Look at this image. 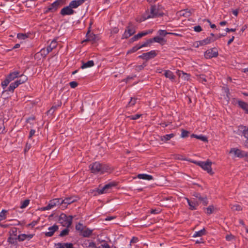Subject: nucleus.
<instances>
[{"mask_svg":"<svg viewBox=\"0 0 248 248\" xmlns=\"http://www.w3.org/2000/svg\"><path fill=\"white\" fill-rule=\"evenodd\" d=\"M35 130L34 129H31L30 132V134L29 136V139H31L32 136H33L35 134Z\"/></svg>","mask_w":248,"mask_h":248,"instance_id":"obj_58","label":"nucleus"},{"mask_svg":"<svg viewBox=\"0 0 248 248\" xmlns=\"http://www.w3.org/2000/svg\"><path fill=\"white\" fill-rule=\"evenodd\" d=\"M207 78V76L203 74H201L198 76L199 81L204 84H205L206 83L208 82V80L211 78Z\"/></svg>","mask_w":248,"mask_h":248,"instance_id":"obj_23","label":"nucleus"},{"mask_svg":"<svg viewBox=\"0 0 248 248\" xmlns=\"http://www.w3.org/2000/svg\"><path fill=\"white\" fill-rule=\"evenodd\" d=\"M230 153H234V154L238 157H248V154L247 152L239 150L237 148H232L231 149Z\"/></svg>","mask_w":248,"mask_h":248,"instance_id":"obj_9","label":"nucleus"},{"mask_svg":"<svg viewBox=\"0 0 248 248\" xmlns=\"http://www.w3.org/2000/svg\"><path fill=\"white\" fill-rule=\"evenodd\" d=\"M163 15V13H159L158 11V9L156 8L155 6H152L151 8V12L150 15L146 16L145 14H144L140 19H137V21L141 22L147 19L161 16Z\"/></svg>","mask_w":248,"mask_h":248,"instance_id":"obj_2","label":"nucleus"},{"mask_svg":"<svg viewBox=\"0 0 248 248\" xmlns=\"http://www.w3.org/2000/svg\"><path fill=\"white\" fill-rule=\"evenodd\" d=\"M54 111H55V109L54 108V107H51V108L47 111V113L48 114V113L52 114L54 113Z\"/></svg>","mask_w":248,"mask_h":248,"instance_id":"obj_62","label":"nucleus"},{"mask_svg":"<svg viewBox=\"0 0 248 248\" xmlns=\"http://www.w3.org/2000/svg\"><path fill=\"white\" fill-rule=\"evenodd\" d=\"M152 39L153 40V42L154 41L159 43H161L162 42L164 41V39L162 38L159 37L158 36L155 37Z\"/></svg>","mask_w":248,"mask_h":248,"instance_id":"obj_47","label":"nucleus"},{"mask_svg":"<svg viewBox=\"0 0 248 248\" xmlns=\"http://www.w3.org/2000/svg\"><path fill=\"white\" fill-rule=\"evenodd\" d=\"M158 33L159 35H161V36H165L166 34H170V33H172V32H167L165 30H160L158 31Z\"/></svg>","mask_w":248,"mask_h":248,"instance_id":"obj_44","label":"nucleus"},{"mask_svg":"<svg viewBox=\"0 0 248 248\" xmlns=\"http://www.w3.org/2000/svg\"><path fill=\"white\" fill-rule=\"evenodd\" d=\"M17 87V86L15 85V83H11L8 87V91L13 92L14 89Z\"/></svg>","mask_w":248,"mask_h":248,"instance_id":"obj_49","label":"nucleus"},{"mask_svg":"<svg viewBox=\"0 0 248 248\" xmlns=\"http://www.w3.org/2000/svg\"><path fill=\"white\" fill-rule=\"evenodd\" d=\"M74 11L70 7V5L65 7L61 10V14L63 16L65 15H72L74 13Z\"/></svg>","mask_w":248,"mask_h":248,"instance_id":"obj_15","label":"nucleus"},{"mask_svg":"<svg viewBox=\"0 0 248 248\" xmlns=\"http://www.w3.org/2000/svg\"><path fill=\"white\" fill-rule=\"evenodd\" d=\"M64 246L65 248H74L73 244L71 243H64Z\"/></svg>","mask_w":248,"mask_h":248,"instance_id":"obj_56","label":"nucleus"},{"mask_svg":"<svg viewBox=\"0 0 248 248\" xmlns=\"http://www.w3.org/2000/svg\"><path fill=\"white\" fill-rule=\"evenodd\" d=\"M153 42V39H149L147 40L145 43H144L142 45L139 46L140 47V48L143 47L147 46Z\"/></svg>","mask_w":248,"mask_h":248,"instance_id":"obj_41","label":"nucleus"},{"mask_svg":"<svg viewBox=\"0 0 248 248\" xmlns=\"http://www.w3.org/2000/svg\"><path fill=\"white\" fill-rule=\"evenodd\" d=\"M140 49V47L139 46H136L133 47L131 49L128 50L127 52V54H128L129 53H134L135 52H136L138 50Z\"/></svg>","mask_w":248,"mask_h":248,"instance_id":"obj_35","label":"nucleus"},{"mask_svg":"<svg viewBox=\"0 0 248 248\" xmlns=\"http://www.w3.org/2000/svg\"><path fill=\"white\" fill-rule=\"evenodd\" d=\"M69 231L68 229H67V228L65 229L64 230H63V231H62L60 233V234L59 235L60 236L63 237L65 235H67L68 234Z\"/></svg>","mask_w":248,"mask_h":248,"instance_id":"obj_42","label":"nucleus"},{"mask_svg":"<svg viewBox=\"0 0 248 248\" xmlns=\"http://www.w3.org/2000/svg\"><path fill=\"white\" fill-rule=\"evenodd\" d=\"M94 62L93 61H89L87 62H82V65L81 66V68L82 69H85L89 67H92L94 65Z\"/></svg>","mask_w":248,"mask_h":248,"instance_id":"obj_25","label":"nucleus"},{"mask_svg":"<svg viewBox=\"0 0 248 248\" xmlns=\"http://www.w3.org/2000/svg\"><path fill=\"white\" fill-rule=\"evenodd\" d=\"M30 203V200H26L23 202H21V205L20 206V208L23 209L26 207Z\"/></svg>","mask_w":248,"mask_h":248,"instance_id":"obj_40","label":"nucleus"},{"mask_svg":"<svg viewBox=\"0 0 248 248\" xmlns=\"http://www.w3.org/2000/svg\"><path fill=\"white\" fill-rule=\"evenodd\" d=\"M61 199H55L50 201L48 204L44 207L41 208L42 211L48 210L53 208L55 206L60 205L61 206Z\"/></svg>","mask_w":248,"mask_h":248,"instance_id":"obj_6","label":"nucleus"},{"mask_svg":"<svg viewBox=\"0 0 248 248\" xmlns=\"http://www.w3.org/2000/svg\"><path fill=\"white\" fill-rule=\"evenodd\" d=\"M88 247L92 248H98L96 247L95 244L94 242L90 243Z\"/></svg>","mask_w":248,"mask_h":248,"instance_id":"obj_60","label":"nucleus"},{"mask_svg":"<svg viewBox=\"0 0 248 248\" xmlns=\"http://www.w3.org/2000/svg\"><path fill=\"white\" fill-rule=\"evenodd\" d=\"M20 76V73L18 71H15L12 73H11L7 78L11 82V81L14 80L16 78Z\"/></svg>","mask_w":248,"mask_h":248,"instance_id":"obj_20","label":"nucleus"},{"mask_svg":"<svg viewBox=\"0 0 248 248\" xmlns=\"http://www.w3.org/2000/svg\"><path fill=\"white\" fill-rule=\"evenodd\" d=\"M59 229L58 225L55 224L53 226L49 227L48 229V232H45V235L46 237H51L53 235L54 232L57 231Z\"/></svg>","mask_w":248,"mask_h":248,"instance_id":"obj_12","label":"nucleus"},{"mask_svg":"<svg viewBox=\"0 0 248 248\" xmlns=\"http://www.w3.org/2000/svg\"><path fill=\"white\" fill-rule=\"evenodd\" d=\"M49 52L47 48H42L40 51V54L44 57H45L48 54Z\"/></svg>","mask_w":248,"mask_h":248,"instance_id":"obj_37","label":"nucleus"},{"mask_svg":"<svg viewBox=\"0 0 248 248\" xmlns=\"http://www.w3.org/2000/svg\"><path fill=\"white\" fill-rule=\"evenodd\" d=\"M206 230L204 228L202 229V230L196 232L195 233L193 234V237H200L202 236L203 235H205L206 234Z\"/></svg>","mask_w":248,"mask_h":248,"instance_id":"obj_29","label":"nucleus"},{"mask_svg":"<svg viewBox=\"0 0 248 248\" xmlns=\"http://www.w3.org/2000/svg\"><path fill=\"white\" fill-rule=\"evenodd\" d=\"M194 30L196 32H200L202 31L201 27L199 25L196 26L193 28Z\"/></svg>","mask_w":248,"mask_h":248,"instance_id":"obj_52","label":"nucleus"},{"mask_svg":"<svg viewBox=\"0 0 248 248\" xmlns=\"http://www.w3.org/2000/svg\"><path fill=\"white\" fill-rule=\"evenodd\" d=\"M144 68L143 65H138L136 66V70L138 71L142 70Z\"/></svg>","mask_w":248,"mask_h":248,"instance_id":"obj_57","label":"nucleus"},{"mask_svg":"<svg viewBox=\"0 0 248 248\" xmlns=\"http://www.w3.org/2000/svg\"><path fill=\"white\" fill-rule=\"evenodd\" d=\"M92 25V22L90 23V26ZM90 28L91 26H90L89 28V30L87 33V39L84 40L82 42H87V41H93L94 42L96 40V35L93 34V33H90Z\"/></svg>","mask_w":248,"mask_h":248,"instance_id":"obj_14","label":"nucleus"},{"mask_svg":"<svg viewBox=\"0 0 248 248\" xmlns=\"http://www.w3.org/2000/svg\"><path fill=\"white\" fill-rule=\"evenodd\" d=\"M33 235L30 234H22L20 235H19L17 236L18 240L19 241H23L26 239L30 240L31 238H32Z\"/></svg>","mask_w":248,"mask_h":248,"instance_id":"obj_19","label":"nucleus"},{"mask_svg":"<svg viewBox=\"0 0 248 248\" xmlns=\"http://www.w3.org/2000/svg\"><path fill=\"white\" fill-rule=\"evenodd\" d=\"M137 177L139 179L147 180H151L153 179V177L152 175L146 174H139L138 175Z\"/></svg>","mask_w":248,"mask_h":248,"instance_id":"obj_24","label":"nucleus"},{"mask_svg":"<svg viewBox=\"0 0 248 248\" xmlns=\"http://www.w3.org/2000/svg\"><path fill=\"white\" fill-rule=\"evenodd\" d=\"M62 5V1L61 0H58L54 2H53L52 4H51L48 8L47 10L46 11V12L48 11H51L52 12H54L56 11L57 9L60 7Z\"/></svg>","mask_w":248,"mask_h":248,"instance_id":"obj_11","label":"nucleus"},{"mask_svg":"<svg viewBox=\"0 0 248 248\" xmlns=\"http://www.w3.org/2000/svg\"><path fill=\"white\" fill-rule=\"evenodd\" d=\"M73 218L72 216H67L65 214H61L59 221L63 226L69 228L72 224Z\"/></svg>","mask_w":248,"mask_h":248,"instance_id":"obj_4","label":"nucleus"},{"mask_svg":"<svg viewBox=\"0 0 248 248\" xmlns=\"http://www.w3.org/2000/svg\"><path fill=\"white\" fill-rule=\"evenodd\" d=\"M174 134H170L166 135L160 137V140L162 141H163L164 142H166L168 140H169L171 139L172 138L174 137Z\"/></svg>","mask_w":248,"mask_h":248,"instance_id":"obj_26","label":"nucleus"},{"mask_svg":"<svg viewBox=\"0 0 248 248\" xmlns=\"http://www.w3.org/2000/svg\"><path fill=\"white\" fill-rule=\"evenodd\" d=\"M69 85L72 88H75L78 86V84L76 81H72L70 82Z\"/></svg>","mask_w":248,"mask_h":248,"instance_id":"obj_51","label":"nucleus"},{"mask_svg":"<svg viewBox=\"0 0 248 248\" xmlns=\"http://www.w3.org/2000/svg\"><path fill=\"white\" fill-rule=\"evenodd\" d=\"M86 0H75L72 1L70 4V7H71L72 8H76L79 5H81L83 2H84Z\"/></svg>","mask_w":248,"mask_h":248,"instance_id":"obj_17","label":"nucleus"},{"mask_svg":"<svg viewBox=\"0 0 248 248\" xmlns=\"http://www.w3.org/2000/svg\"><path fill=\"white\" fill-rule=\"evenodd\" d=\"M138 241H139V239H138V237H133L130 241V245H131L132 243H136L138 242Z\"/></svg>","mask_w":248,"mask_h":248,"instance_id":"obj_53","label":"nucleus"},{"mask_svg":"<svg viewBox=\"0 0 248 248\" xmlns=\"http://www.w3.org/2000/svg\"><path fill=\"white\" fill-rule=\"evenodd\" d=\"M191 138H195L197 139L200 140L204 142H208L207 138L206 136H203L202 135H197L195 134H192L191 135Z\"/></svg>","mask_w":248,"mask_h":248,"instance_id":"obj_27","label":"nucleus"},{"mask_svg":"<svg viewBox=\"0 0 248 248\" xmlns=\"http://www.w3.org/2000/svg\"><path fill=\"white\" fill-rule=\"evenodd\" d=\"M233 238V236L232 234L227 235L226 236V239L228 241L232 240Z\"/></svg>","mask_w":248,"mask_h":248,"instance_id":"obj_59","label":"nucleus"},{"mask_svg":"<svg viewBox=\"0 0 248 248\" xmlns=\"http://www.w3.org/2000/svg\"><path fill=\"white\" fill-rule=\"evenodd\" d=\"M136 101L137 98H131L130 101L128 103L127 106L131 107L134 106L136 103Z\"/></svg>","mask_w":248,"mask_h":248,"instance_id":"obj_43","label":"nucleus"},{"mask_svg":"<svg viewBox=\"0 0 248 248\" xmlns=\"http://www.w3.org/2000/svg\"><path fill=\"white\" fill-rule=\"evenodd\" d=\"M231 209L234 211H239L242 210V208L240 205L236 204V205H232L231 207Z\"/></svg>","mask_w":248,"mask_h":248,"instance_id":"obj_36","label":"nucleus"},{"mask_svg":"<svg viewBox=\"0 0 248 248\" xmlns=\"http://www.w3.org/2000/svg\"><path fill=\"white\" fill-rule=\"evenodd\" d=\"M218 54V51L216 49L213 48L206 51L204 55L206 59H211L213 57H217Z\"/></svg>","mask_w":248,"mask_h":248,"instance_id":"obj_8","label":"nucleus"},{"mask_svg":"<svg viewBox=\"0 0 248 248\" xmlns=\"http://www.w3.org/2000/svg\"><path fill=\"white\" fill-rule=\"evenodd\" d=\"M164 75L167 78H169L172 81L174 80L175 78V76L173 74L172 72L170 70L166 71Z\"/></svg>","mask_w":248,"mask_h":248,"instance_id":"obj_28","label":"nucleus"},{"mask_svg":"<svg viewBox=\"0 0 248 248\" xmlns=\"http://www.w3.org/2000/svg\"><path fill=\"white\" fill-rule=\"evenodd\" d=\"M92 232L93 230L85 227L81 232V234L84 237H89L92 234Z\"/></svg>","mask_w":248,"mask_h":248,"instance_id":"obj_21","label":"nucleus"},{"mask_svg":"<svg viewBox=\"0 0 248 248\" xmlns=\"http://www.w3.org/2000/svg\"><path fill=\"white\" fill-rule=\"evenodd\" d=\"M206 21L210 24L211 28L214 29L216 27V25L212 24L211 21L209 19H207Z\"/></svg>","mask_w":248,"mask_h":248,"instance_id":"obj_63","label":"nucleus"},{"mask_svg":"<svg viewBox=\"0 0 248 248\" xmlns=\"http://www.w3.org/2000/svg\"><path fill=\"white\" fill-rule=\"evenodd\" d=\"M214 207L213 205H210L209 207L206 208L205 209L206 210V213L207 214H211L213 213Z\"/></svg>","mask_w":248,"mask_h":248,"instance_id":"obj_39","label":"nucleus"},{"mask_svg":"<svg viewBox=\"0 0 248 248\" xmlns=\"http://www.w3.org/2000/svg\"><path fill=\"white\" fill-rule=\"evenodd\" d=\"M156 53L154 50L151 51L149 52L144 53L142 55L139 56V58L148 60L149 59L154 58L156 56Z\"/></svg>","mask_w":248,"mask_h":248,"instance_id":"obj_13","label":"nucleus"},{"mask_svg":"<svg viewBox=\"0 0 248 248\" xmlns=\"http://www.w3.org/2000/svg\"><path fill=\"white\" fill-rule=\"evenodd\" d=\"M238 104L240 108L245 110L248 104L242 101H238Z\"/></svg>","mask_w":248,"mask_h":248,"instance_id":"obj_33","label":"nucleus"},{"mask_svg":"<svg viewBox=\"0 0 248 248\" xmlns=\"http://www.w3.org/2000/svg\"><path fill=\"white\" fill-rule=\"evenodd\" d=\"M57 248H65L64 244H62V243H58L56 245Z\"/></svg>","mask_w":248,"mask_h":248,"instance_id":"obj_61","label":"nucleus"},{"mask_svg":"<svg viewBox=\"0 0 248 248\" xmlns=\"http://www.w3.org/2000/svg\"><path fill=\"white\" fill-rule=\"evenodd\" d=\"M216 40L215 37H208L205 39L199 41V44L201 46H203L206 44H208L211 42H213Z\"/></svg>","mask_w":248,"mask_h":248,"instance_id":"obj_16","label":"nucleus"},{"mask_svg":"<svg viewBox=\"0 0 248 248\" xmlns=\"http://www.w3.org/2000/svg\"><path fill=\"white\" fill-rule=\"evenodd\" d=\"M17 38L19 39H25L28 38V35L26 34L18 33L17 36Z\"/></svg>","mask_w":248,"mask_h":248,"instance_id":"obj_50","label":"nucleus"},{"mask_svg":"<svg viewBox=\"0 0 248 248\" xmlns=\"http://www.w3.org/2000/svg\"><path fill=\"white\" fill-rule=\"evenodd\" d=\"M78 198L76 197H70L66 198L64 200L61 199V209H64L66 206H63V204H70L71 203L76 202L78 201Z\"/></svg>","mask_w":248,"mask_h":248,"instance_id":"obj_7","label":"nucleus"},{"mask_svg":"<svg viewBox=\"0 0 248 248\" xmlns=\"http://www.w3.org/2000/svg\"><path fill=\"white\" fill-rule=\"evenodd\" d=\"M91 172L93 173L103 174L105 172H110V168L107 165L95 162L89 166Z\"/></svg>","mask_w":248,"mask_h":248,"instance_id":"obj_1","label":"nucleus"},{"mask_svg":"<svg viewBox=\"0 0 248 248\" xmlns=\"http://www.w3.org/2000/svg\"><path fill=\"white\" fill-rule=\"evenodd\" d=\"M31 144H29L28 142H27L26 143V146H25V150H24L25 152H26L28 151H29L31 149Z\"/></svg>","mask_w":248,"mask_h":248,"instance_id":"obj_54","label":"nucleus"},{"mask_svg":"<svg viewBox=\"0 0 248 248\" xmlns=\"http://www.w3.org/2000/svg\"><path fill=\"white\" fill-rule=\"evenodd\" d=\"M152 32V31H148L142 32H140V33H139L138 34H137L136 35H137V38L139 39L140 38H141L143 36H145V35L148 34V33H151Z\"/></svg>","mask_w":248,"mask_h":248,"instance_id":"obj_34","label":"nucleus"},{"mask_svg":"<svg viewBox=\"0 0 248 248\" xmlns=\"http://www.w3.org/2000/svg\"><path fill=\"white\" fill-rule=\"evenodd\" d=\"M18 239L16 236H11L8 239V242L11 244L16 245H17V240Z\"/></svg>","mask_w":248,"mask_h":248,"instance_id":"obj_31","label":"nucleus"},{"mask_svg":"<svg viewBox=\"0 0 248 248\" xmlns=\"http://www.w3.org/2000/svg\"><path fill=\"white\" fill-rule=\"evenodd\" d=\"M6 211L4 210H3L0 213V221L5 219L6 218Z\"/></svg>","mask_w":248,"mask_h":248,"instance_id":"obj_45","label":"nucleus"},{"mask_svg":"<svg viewBox=\"0 0 248 248\" xmlns=\"http://www.w3.org/2000/svg\"><path fill=\"white\" fill-rule=\"evenodd\" d=\"M187 202L189 206V209L191 210L196 209V207L198 205L197 202L190 201L187 198Z\"/></svg>","mask_w":248,"mask_h":248,"instance_id":"obj_22","label":"nucleus"},{"mask_svg":"<svg viewBox=\"0 0 248 248\" xmlns=\"http://www.w3.org/2000/svg\"><path fill=\"white\" fill-rule=\"evenodd\" d=\"M160 212V211L158 210H156V209H152L151 211V214H158Z\"/></svg>","mask_w":248,"mask_h":248,"instance_id":"obj_64","label":"nucleus"},{"mask_svg":"<svg viewBox=\"0 0 248 248\" xmlns=\"http://www.w3.org/2000/svg\"><path fill=\"white\" fill-rule=\"evenodd\" d=\"M11 232L12 233L14 236H16L17 229L16 228H13L11 229Z\"/></svg>","mask_w":248,"mask_h":248,"instance_id":"obj_55","label":"nucleus"},{"mask_svg":"<svg viewBox=\"0 0 248 248\" xmlns=\"http://www.w3.org/2000/svg\"><path fill=\"white\" fill-rule=\"evenodd\" d=\"M57 42H56V40H53L51 42L50 45L47 47V49L50 52L57 46Z\"/></svg>","mask_w":248,"mask_h":248,"instance_id":"obj_30","label":"nucleus"},{"mask_svg":"<svg viewBox=\"0 0 248 248\" xmlns=\"http://www.w3.org/2000/svg\"><path fill=\"white\" fill-rule=\"evenodd\" d=\"M244 128L243 133L244 136L247 139L245 142V146L248 148V128L246 129V127Z\"/></svg>","mask_w":248,"mask_h":248,"instance_id":"obj_32","label":"nucleus"},{"mask_svg":"<svg viewBox=\"0 0 248 248\" xmlns=\"http://www.w3.org/2000/svg\"><path fill=\"white\" fill-rule=\"evenodd\" d=\"M19 77L21 78L17 80L15 82H14L15 85H16L17 87L19 85L25 82L28 79L27 77L26 76H24V75H21Z\"/></svg>","mask_w":248,"mask_h":248,"instance_id":"obj_18","label":"nucleus"},{"mask_svg":"<svg viewBox=\"0 0 248 248\" xmlns=\"http://www.w3.org/2000/svg\"><path fill=\"white\" fill-rule=\"evenodd\" d=\"M115 184L113 183H110L106 185L102 188L98 189L97 192L99 194H102L108 192L112 187L114 186Z\"/></svg>","mask_w":248,"mask_h":248,"instance_id":"obj_10","label":"nucleus"},{"mask_svg":"<svg viewBox=\"0 0 248 248\" xmlns=\"http://www.w3.org/2000/svg\"><path fill=\"white\" fill-rule=\"evenodd\" d=\"M141 116V114H136L135 115H132V116H127V118H129L131 120H137L139 119L140 116Z\"/></svg>","mask_w":248,"mask_h":248,"instance_id":"obj_48","label":"nucleus"},{"mask_svg":"<svg viewBox=\"0 0 248 248\" xmlns=\"http://www.w3.org/2000/svg\"><path fill=\"white\" fill-rule=\"evenodd\" d=\"M194 163L195 164L200 166L202 169L204 170L207 171V172L213 175L214 174V172L213 171L211 168V165L212 162L209 160H207L205 162L203 161H193Z\"/></svg>","mask_w":248,"mask_h":248,"instance_id":"obj_3","label":"nucleus"},{"mask_svg":"<svg viewBox=\"0 0 248 248\" xmlns=\"http://www.w3.org/2000/svg\"><path fill=\"white\" fill-rule=\"evenodd\" d=\"M85 227V226H83L82 224H81V223H79L78 224H77L76 226V229L77 231H78L80 232H81L83 230V229H84Z\"/></svg>","mask_w":248,"mask_h":248,"instance_id":"obj_38","label":"nucleus"},{"mask_svg":"<svg viewBox=\"0 0 248 248\" xmlns=\"http://www.w3.org/2000/svg\"><path fill=\"white\" fill-rule=\"evenodd\" d=\"M136 32V26L131 22L129 23L128 26L126 27L123 35V38H128Z\"/></svg>","mask_w":248,"mask_h":248,"instance_id":"obj_5","label":"nucleus"},{"mask_svg":"<svg viewBox=\"0 0 248 248\" xmlns=\"http://www.w3.org/2000/svg\"><path fill=\"white\" fill-rule=\"evenodd\" d=\"M10 80L7 78L2 82L1 85L3 89H4L10 83Z\"/></svg>","mask_w":248,"mask_h":248,"instance_id":"obj_46","label":"nucleus"}]
</instances>
